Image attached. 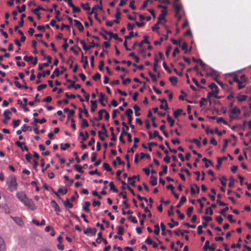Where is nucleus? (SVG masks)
<instances>
[{"label": "nucleus", "mask_w": 251, "mask_h": 251, "mask_svg": "<svg viewBox=\"0 0 251 251\" xmlns=\"http://www.w3.org/2000/svg\"><path fill=\"white\" fill-rule=\"evenodd\" d=\"M100 98L99 99V102L101 103V104L102 106H105V104L104 103H103V102L104 99L105 94L101 92L100 94Z\"/></svg>", "instance_id": "nucleus-36"}, {"label": "nucleus", "mask_w": 251, "mask_h": 251, "mask_svg": "<svg viewBox=\"0 0 251 251\" xmlns=\"http://www.w3.org/2000/svg\"><path fill=\"white\" fill-rule=\"evenodd\" d=\"M5 250V245L3 239L0 237V251H2Z\"/></svg>", "instance_id": "nucleus-34"}, {"label": "nucleus", "mask_w": 251, "mask_h": 251, "mask_svg": "<svg viewBox=\"0 0 251 251\" xmlns=\"http://www.w3.org/2000/svg\"><path fill=\"white\" fill-rule=\"evenodd\" d=\"M109 185L110 186V189L111 190H112L113 192L117 193L118 192V190L116 188L114 185L113 182H110L109 183Z\"/></svg>", "instance_id": "nucleus-44"}, {"label": "nucleus", "mask_w": 251, "mask_h": 251, "mask_svg": "<svg viewBox=\"0 0 251 251\" xmlns=\"http://www.w3.org/2000/svg\"><path fill=\"white\" fill-rule=\"evenodd\" d=\"M74 58L72 56H70L68 60L67 61V63L69 64V67L72 68L73 67Z\"/></svg>", "instance_id": "nucleus-55"}, {"label": "nucleus", "mask_w": 251, "mask_h": 251, "mask_svg": "<svg viewBox=\"0 0 251 251\" xmlns=\"http://www.w3.org/2000/svg\"><path fill=\"white\" fill-rule=\"evenodd\" d=\"M90 102L91 104L90 111L91 112H94L95 111L97 107V100H91Z\"/></svg>", "instance_id": "nucleus-15"}, {"label": "nucleus", "mask_w": 251, "mask_h": 251, "mask_svg": "<svg viewBox=\"0 0 251 251\" xmlns=\"http://www.w3.org/2000/svg\"><path fill=\"white\" fill-rule=\"evenodd\" d=\"M234 179L232 176L229 177V182L228 184V186L229 187H233L234 186Z\"/></svg>", "instance_id": "nucleus-53"}, {"label": "nucleus", "mask_w": 251, "mask_h": 251, "mask_svg": "<svg viewBox=\"0 0 251 251\" xmlns=\"http://www.w3.org/2000/svg\"><path fill=\"white\" fill-rule=\"evenodd\" d=\"M229 209V207L228 206H226L225 208L221 209L219 213L223 215L224 217L226 216V212Z\"/></svg>", "instance_id": "nucleus-56"}, {"label": "nucleus", "mask_w": 251, "mask_h": 251, "mask_svg": "<svg viewBox=\"0 0 251 251\" xmlns=\"http://www.w3.org/2000/svg\"><path fill=\"white\" fill-rule=\"evenodd\" d=\"M81 7L84 10H90V7L89 6V3L87 2L86 3H82L81 4Z\"/></svg>", "instance_id": "nucleus-46"}, {"label": "nucleus", "mask_w": 251, "mask_h": 251, "mask_svg": "<svg viewBox=\"0 0 251 251\" xmlns=\"http://www.w3.org/2000/svg\"><path fill=\"white\" fill-rule=\"evenodd\" d=\"M74 22L75 23V25L77 26L78 29L80 31L82 32L84 30V27L82 24L80 22H79L77 20H74Z\"/></svg>", "instance_id": "nucleus-10"}, {"label": "nucleus", "mask_w": 251, "mask_h": 251, "mask_svg": "<svg viewBox=\"0 0 251 251\" xmlns=\"http://www.w3.org/2000/svg\"><path fill=\"white\" fill-rule=\"evenodd\" d=\"M229 117L230 119L233 120L235 119L236 117L234 116V115H239L241 113L240 109L237 107V106H235L232 109H230L229 111Z\"/></svg>", "instance_id": "nucleus-3"}, {"label": "nucleus", "mask_w": 251, "mask_h": 251, "mask_svg": "<svg viewBox=\"0 0 251 251\" xmlns=\"http://www.w3.org/2000/svg\"><path fill=\"white\" fill-rule=\"evenodd\" d=\"M39 10L46 11V9L41 7V6L38 5L35 9H33L31 10L32 12H33L34 14L39 13Z\"/></svg>", "instance_id": "nucleus-29"}, {"label": "nucleus", "mask_w": 251, "mask_h": 251, "mask_svg": "<svg viewBox=\"0 0 251 251\" xmlns=\"http://www.w3.org/2000/svg\"><path fill=\"white\" fill-rule=\"evenodd\" d=\"M22 130L23 132H25L27 130H29V131L32 130V128L28 126H27L25 124H24L23 126L22 127Z\"/></svg>", "instance_id": "nucleus-52"}, {"label": "nucleus", "mask_w": 251, "mask_h": 251, "mask_svg": "<svg viewBox=\"0 0 251 251\" xmlns=\"http://www.w3.org/2000/svg\"><path fill=\"white\" fill-rule=\"evenodd\" d=\"M20 123V120H15L14 119L12 121V126L14 128H15L19 126Z\"/></svg>", "instance_id": "nucleus-51"}, {"label": "nucleus", "mask_w": 251, "mask_h": 251, "mask_svg": "<svg viewBox=\"0 0 251 251\" xmlns=\"http://www.w3.org/2000/svg\"><path fill=\"white\" fill-rule=\"evenodd\" d=\"M64 206L66 208H71L73 206V204L70 202L68 198H67L65 201L62 200Z\"/></svg>", "instance_id": "nucleus-14"}, {"label": "nucleus", "mask_w": 251, "mask_h": 251, "mask_svg": "<svg viewBox=\"0 0 251 251\" xmlns=\"http://www.w3.org/2000/svg\"><path fill=\"white\" fill-rule=\"evenodd\" d=\"M16 197L22 203L27 198L24 192H17L16 193Z\"/></svg>", "instance_id": "nucleus-7"}, {"label": "nucleus", "mask_w": 251, "mask_h": 251, "mask_svg": "<svg viewBox=\"0 0 251 251\" xmlns=\"http://www.w3.org/2000/svg\"><path fill=\"white\" fill-rule=\"evenodd\" d=\"M149 36L148 35H145L144 36V39L140 42H135L131 47L132 49H135L136 46L142 47L144 44H150V42L148 40Z\"/></svg>", "instance_id": "nucleus-4"}, {"label": "nucleus", "mask_w": 251, "mask_h": 251, "mask_svg": "<svg viewBox=\"0 0 251 251\" xmlns=\"http://www.w3.org/2000/svg\"><path fill=\"white\" fill-rule=\"evenodd\" d=\"M103 167L107 172H111L112 171V169L110 167L109 165L106 162L103 163Z\"/></svg>", "instance_id": "nucleus-48"}, {"label": "nucleus", "mask_w": 251, "mask_h": 251, "mask_svg": "<svg viewBox=\"0 0 251 251\" xmlns=\"http://www.w3.org/2000/svg\"><path fill=\"white\" fill-rule=\"evenodd\" d=\"M97 232V229L95 227H88L83 230L84 234L87 235L95 236Z\"/></svg>", "instance_id": "nucleus-5"}, {"label": "nucleus", "mask_w": 251, "mask_h": 251, "mask_svg": "<svg viewBox=\"0 0 251 251\" xmlns=\"http://www.w3.org/2000/svg\"><path fill=\"white\" fill-rule=\"evenodd\" d=\"M169 80L173 85H176L177 81V78L175 76H171L169 78Z\"/></svg>", "instance_id": "nucleus-37"}, {"label": "nucleus", "mask_w": 251, "mask_h": 251, "mask_svg": "<svg viewBox=\"0 0 251 251\" xmlns=\"http://www.w3.org/2000/svg\"><path fill=\"white\" fill-rule=\"evenodd\" d=\"M50 74V70H47L46 71L43 72L42 73H39L37 74V78L38 79H40L41 76L45 77L46 75H49Z\"/></svg>", "instance_id": "nucleus-18"}, {"label": "nucleus", "mask_w": 251, "mask_h": 251, "mask_svg": "<svg viewBox=\"0 0 251 251\" xmlns=\"http://www.w3.org/2000/svg\"><path fill=\"white\" fill-rule=\"evenodd\" d=\"M46 58L47 59V61H46V62H44L43 65L45 67H47L49 65V64L51 63L52 58L50 56H48Z\"/></svg>", "instance_id": "nucleus-42"}, {"label": "nucleus", "mask_w": 251, "mask_h": 251, "mask_svg": "<svg viewBox=\"0 0 251 251\" xmlns=\"http://www.w3.org/2000/svg\"><path fill=\"white\" fill-rule=\"evenodd\" d=\"M102 239L103 238L102 237V233L100 231L98 233V237L96 239L97 243L98 244L101 243Z\"/></svg>", "instance_id": "nucleus-50"}, {"label": "nucleus", "mask_w": 251, "mask_h": 251, "mask_svg": "<svg viewBox=\"0 0 251 251\" xmlns=\"http://www.w3.org/2000/svg\"><path fill=\"white\" fill-rule=\"evenodd\" d=\"M81 62H83V67L84 69H85L86 68L88 64V61L87 56H86L84 57L83 56V53H82V56H81Z\"/></svg>", "instance_id": "nucleus-13"}, {"label": "nucleus", "mask_w": 251, "mask_h": 251, "mask_svg": "<svg viewBox=\"0 0 251 251\" xmlns=\"http://www.w3.org/2000/svg\"><path fill=\"white\" fill-rule=\"evenodd\" d=\"M74 168L79 173L82 174L84 172L83 170H82L83 167L79 165H75L74 166Z\"/></svg>", "instance_id": "nucleus-27"}, {"label": "nucleus", "mask_w": 251, "mask_h": 251, "mask_svg": "<svg viewBox=\"0 0 251 251\" xmlns=\"http://www.w3.org/2000/svg\"><path fill=\"white\" fill-rule=\"evenodd\" d=\"M209 87L212 90H214L216 94H218L219 93L218 86L214 83H211L209 85Z\"/></svg>", "instance_id": "nucleus-24"}, {"label": "nucleus", "mask_w": 251, "mask_h": 251, "mask_svg": "<svg viewBox=\"0 0 251 251\" xmlns=\"http://www.w3.org/2000/svg\"><path fill=\"white\" fill-rule=\"evenodd\" d=\"M187 48V44L186 43V42H184L181 46V49L184 50L185 53H187L188 52L190 51L192 49V47H190L189 50H188Z\"/></svg>", "instance_id": "nucleus-21"}, {"label": "nucleus", "mask_w": 251, "mask_h": 251, "mask_svg": "<svg viewBox=\"0 0 251 251\" xmlns=\"http://www.w3.org/2000/svg\"><path fill=\"white\" fill-rule=\"evenodd\" d=\"M237 99L239 101H242L246 100L247 96L244 95H239L237 97Z\"/></svg>", "instance_id": "nucleus-54"}, {"label": "nucleus", "mask_w": 251, "mask_h": 251, "mask_svg": "<svg viewBox=\"0 0 251 251\" xmlns=\"http://www.w3.org/2000/svg\"><path fill=\"white\" fill-rule=\"evenodd\" d=\"M23 203L31 210L33 211L36 210L37 208V207L34 203L33 201L28 198L23 202Z\"/></svg>", "instance_id": "nucleus-2"}, {"label": "nucleus", "mask_w": 251, "mask_h": 251, "mask_svg": "<svg viewBox=\"0 0 251 251\" xmlns=\"http://www.w3.org/2000/svg\"><path fill=\"white\" fill-rule=\"evenodd\" d=\"M16 8L17 9L18 12L19 13H22L25 11L26 8V6L25 4H23L22 6L20 7L19 5L17 6Z\"/></svg>", "instance_id": "nucleus-43"}, {"label": "nucleus", "mask_w": 251, "mask_h": 251, "mask_svg": "<svg viewBox=\"0 0 251 251\" xmlns=\"http://www.w3.org/2000/svg\"><path fill=\"white\" fill-rule=\"evenodd\" d=\"M99 8L100 10H102V0H100L99 4H97L94 5L91 9V10L88 12V14L89 15H92L95 12V11L97 9Z\"/></svg>", "instance_id": "nucleus-8"}, {"label": "nucleus", "mask_w": 251, "mask_h": 251, "mask_svg": "<svg viewBox=\"0 0 251 251\" xmlns=\"http://www.w3.org/2000/svg\"><path fill=\"white\" fill-rule=\"evenodd\" d=\"M121 15V13L120 11L119 8H117L116 9V13L115 15V19L113 20V22H115V23L119 24L120 23V16Z\"/></svg>", "instance_id": "nucleus-11"}, {"label": "nucleus", "mask_w": 251, "mask_h": 251, "mask_svg": "<svg viewBox=\"0 0 251 251\" xmlns=\"http://www.w3.org/2000/svg\"><path fill=\"white\" fill-rule=\"evenodd\" d=\"M192 61H193V62H196V63H199L201 67H204V66H205V64H204V62H203V61H202V60H201V59H197L195 58L194 57H192Z\"/></svg>", "instance_id": "nucleus-26"}, {"label": "nucleus", "mask_w": 251, "mask_h": 251, "mask_svg": "<svg viewBox=\"0 0 251 251\" xmlns=\"http://www.w3.org/2000/svg\"><path fill=\"white\" fill-rule=\"evenodd\" d=\"M14 83L16 86L19 89H22L24 88L25 89H27L28 88V87L26 85H22L19 81H15Z\"/></svg>", "instance_id": "nucleus-32"}, {"label": "nucleus", "mask_w": 251, "mask_h": 251, "mask_svg": "<svg viewBox=\"0 0 251 251\" xmlns=\"http://www.w3.org/2000/svg\"><path fill=\"white\" fill-rule=\"evenodd\" d=\"M163 170L159 172V175L162 176L164 174H166L168 171V166L167 165H162L161 166Z\"/></svg>", "instance_id": "nucleus-25"}, {"label": "nucleus", "mask_w": 251, "mask_h": 251, "mask_svg": "<svg viewBox=\"0 0 251 251\" xmlns=\"http://www.w3.org/2000/svg\"><path fill=\"white\" fill-rule=\"evenodd\" d=\"M25 142H21L19 141H17L15 142V145L16 146H17L18 147H20L23 151H28V149L27 147V146H25L24 147H23V145H25Z\"/></svg>", "instance_id": "nucleus-9"}, {"label": "nucleus", "mask_w": 251, "mask_h": 251, "mask_svg": "<svg viewBox=\"0 0 251 251\" xmlns=\"http://www.w3.org/2000/svg\"><path fill=\"white\" fill-rule=\"evenodd\" d=\"M174 7L175 11L179 12L182 9V5L175 2L174 4Z\"/></svg>", "instance_id": "nucleus-38"}, {"label": "nucleus", "mask_w": 251, "mask_h": 251, "mask_svg": "<svg viewBox=\"0 0 251 251\" xmlns=\"http://www.w3.org/2000/svg\"><path fill=\"white\" fill-rule=\"evenodd\" d=\"M138 35V32H136L134 33L133 31H130L128 34V35H126L125 36V39L126 40L130 39L132 37H133L134 36H137Z\"/></svg>", "instance_id": "nucleus-31"}, {"label": "nucleus", "mask_w": 251, "mask_h": 251, "mask_svg": "<svg viewBox=\"0 0 251 251\" xmlns=\"http://www.w3.org/2000/svg\"><path fill=\"white\" fill-rule=\"evenodd\" d=\"M211 193H212V194H209L208 195L209 197L210 198L211 200L212 201H215V197L214 196V195L216 194V190L214 188H212L211 189Z\"/></svg>", "instance_id": "nucleus-39"}, {"label": "nucleus", "mask_w": 251, "mask_h": 251, "mask_svg": "<svg viewBox=\"0 0 251 251\" xmlns=\"http://www.w3.org/2000/svg\"><path fill=\"white\" fill-rule=\"evenodd\" d=\"M150 183L152 186H155L157 184V177L151 175L150 176Z\"/></svg>", "instance_id": "nucleus-22"}, {"label": "nucleus", "mask_w": 251, "mask_h": 251, "mask_svg": "<svg viewBox=\"0 0 251 251\" xmlns=\"http://www.w3.org/2000/svg\"><path fill=\"white\" fill-rule=\"evenodd\" d=\"M90 205V202L88 201H86L84 204L82 206V209L87 213L90 212L89 206Z\"/></svg>", "instance_id": "nucleus-16"}, {"label": "nucleus", "mask_w": 251, "mask_h": 251, "mask_svg": "<svg viewBox=\"0 0 251 251\" xmlns=\"http://www.w3.org/2000/svg\"><path fill=\"white\" fill-rule=\"evenodd\" d=\"M149 75H150V76L151 78V79H152V81H153V82H156L157 81V78H156V76L155 75H154L153 73H152L151 72V71H149Z\"/></svg>", "instance_id": "nucleus-63"}, {"label": "nucleus", "mask_w": 251, "mask_h": 251, "mask_svg": "<svg viewBox=\"0 0 251 251\" xmlns=\"http://www.w3.org/2000/svg\"><path fill=\"white\" fill-rule=\"evenodd\" d=\"M167 14V9H163L161 10V13L160 15L158 17V24H163L161 21L163 20L165 22H166V20L165 19V16Z\"/></svg>", "instance_id": "nucleus-6"}, {"label": "nucleus", "mask_w": 251, "mask_h": 251, "mask_svg": "<svg viewBox=\"0 0 251 251\" xmlns=\"http://www.w3.org/2000/svg\"><path fill=\"white\" fill-rule=\"evenodd\" d=\"M154 233L155 234L158 235L160 232V227L158 224H156L154 226Z\"/></svg>", "instance_id": "nucleus-64"}, {"label": "nucleus", "mask_w": 251, "mask_h": 251, "mask_svg": "<svg viewBox=\"0 0 251 251\" xmlns=\"http://www.w3.org/2000/svg\"><path fill=\"white\" fill-rule=\"evenodd\" d=\"M182 109H177L174 112V116L176 118H177L182 113Z\"/></svg>", "instance_id": "nucleus-41"}, {"label": "nucleus", "mask_w": 251, "mask_h": 251, "mask_svg": "<svg viewBox=\"0 0 251 251\" xmlns=\"http://www.w3.org/2000/svg\"><path fill=\"white\" fill-rule=\"evenodd\" d=\"M12 220L18 225L22 226L23 224V222L22 219L18 217H11Z\"/></svg>", "instance_id": "nucleus-17"}, {"label": "nucleus", "mask_w": 251, "mask_h": 251, "mask_svg": "<svg viewBox=\"0 0 251 251\" xmlns=\"http://www.w3.org/2000/svg\"><path fill=\"white\" fill-rule=\"evenodd\" d=\"M167 121L170 123V126L171 127H172L174 126V124H175V120H173L172 117L169 115H167Z\"/></svg>", "instance_id": "nucleus-35"}, {"label": "nucleus", "mask_w": 251, "mask_h": 251, "mask_svg": "<svg viewBox=\"0 0 251 251\" xmlns=\"http://www.w3.org/2000/svg\"><path fill=\"white\" fill-rule=\"evenodd\" d=\"M26 17V15L25 14H22L21 15V19H20V20L19 22V25L20 26L22 27L24 25V18H25Z\"/></svg>", "instance_id": "nucleus-40"}, {"label": "nucleus", "mask_w": 251, "mask_h": 251, "mask_svg": "<svg viewBox=\"0 0 251 251\" xmlns=\"http://www.w3.org/2000/svg\"><path fill=\"white\" fill-rule=\"evenodd\" d=\"M50 203L51 206L54 209L55 211H56L57 213L60 212V209L58 204L54 200L51 201Z\"/></svg>", "instance_id": "nucleus-12"}, {"label": "nucleus", "mask_w": 251, "mask_h": 251, "mask_svg": "<svg viewBox=\"0 0 251 251\" xmlns=\"http://www.w3.org/2000/svg\"><path fill=\"white\" fill-rule=\"evenodd\" d=\"M186 198L185 196H183L181 197L180 200L177 204L176 205V207L177 208H180L181 205L186 201Z\"/></svg>", "instance_id": "nucleus-20"}, {"label": "nucleus", "mask_w": 251, "mask_h": 251, "mask_svg": "<svg viewBox=\"0 0 251 251\" xmlns=\"http://www.w3.org/2000/svg\"><path fill=\"white\" fill-rule=\"evenodd\" d=\"M206 75L214 76L215 78H217L218 76L217 72L213 69H211L210 71L207 73Z\"/></svg>", "instance_id": "nucleus-19"}, {"label": "nucleus", "mask_w": 251, "mask_h": 251, "mask_svg": "<svg viewBox=\"0 0 251 251\" xmlns=\"http://www.w3.org/2000/svg\"><path fill=\"white\" fill-rule=\"evenodd\" d=\"M67 38H63V41L64 43L62 45V48L64 50H65V51L67 50V49L69 46V44L67 43Z\"/></svg>", "instance_id": "nucleus-57"}, {"label": "nucleus", "mask_w": 251, "mask_h": 251, "mask_svg": "<svg viewBox=\"0 0 251 251\" xmlns=\"http://www.w3.org/2000/svg\"><path fill=\"white\" fill-rule=\"evenodd\" d=\"M71 7L72 8L73 12L74 13H78L81 11L79 7L75 6L74 4H73V5H72V6Z\"/></svg>", "instance_id": "nucleus-59"}, {"label": "nucleus", "mask_w": 251, "mask_h": 251, "mask_svg": "<svg viewBox=\"0 0 251 251\" xmlns=\"http://www.w3.org/2000/svg\"><path fill=\"white\" fill-rule=\"evenodd\" d=\"M159 60L157 58V57L156 56L155 57V58H154V63L153 64V71L154 72H157V67L158 66V63L159 62Z\"/></svg>", "instance_id": "nucleus-33"}, {"label": "nucleus", "mask_w": 251, "mask_h": 251, "mask_svg": "<svg viewBox=\"0 0 251 251\" xmlns=\"http://www.w3.org/2000/svg\"><path fill=\"white\" fill-rule=\"evenodd\" d=\"M192 81H193V82L196 84V85L197 86H198V87H200V88H201V89H204V88H205V87H204L202 86H201V85L200 84L199 82H198V81L197 80V79L196 78H195L193 77V78H192Z\"/></svg>", "instance_id": "nucleus-61"}, {"label": "nucleus", "mask_w": 251, "mask_h": 251, "mask_svg": "<svg viewBox=\"0 0 251 251\" xmlns=\"http://www.w3.org/2000/svg\"><path fill=\"white\" fill-rule=\"evenodd\" d=\"M6 184L7 186V189L10 192L15 191L17 189L16 178L14 176H11L7 178Z\"/></svg>", "instance_id": "nucleus-1"}, {"label": "nucleus", "mask_w": 251, "mask_h": 251, "mask_svg": "<svg viewBox=\"0 0 251 251\" xmlns=\"http://www.w3.org/2000/svg\"><path fill=\"white\" fill-rule=\"evenodd\" d=\"M215 94H216L215 93L214 90H212L211 92H209L207 94V96L206 98H207V99H209L211 96H213L215 98H219V97L215 95Z\"/></svg>", "instance_id": "nucleus-49"}, {"label": "nucleus", "mask_w": 251, "mask_h": 251, "mask_svg": "<svg viewBox=\"0 0 251 251\" xmlns=\"http://www.w3.org/2000/svg\"><path fill=\"white\" fill-rule=\"evenodd\" d=\"M55 18L58 21L60 22L62 20V18L59 17L60 12L58 10H55Z\"/></svg>", "instance_id": "nucleus-62"}, {"label": "nucleus", "mask_w": 251, "mask_h": 251, "mask_svg": "<svg viewBox=\"0 0 251 251\" xmlns=\"http://www.w3.org/2000/svg\"><path fill=\"white\" fill-rule=\"evenodd\" d=\"M67 191H68V190H67V189H65L64 190H63V189L61 188H59L58 189V192H54V193L55 194V195L56 196L59 197V196L58 195V193H62L63 195H65V194H66L67 193Z\"/></svg>", "instance_id": "nucleus-30"}, {"label": "nucleus", "mask_w": 251, "mask_h": 251, "mask_svg": "<svg viewBox=\"0 0 251 251\" xmlns=\"http://www.w3.org/2000/svg\"><path fill=\"white\" fill-rule=\"evenodd\" d=\"M101 75L99 73H97L92 76V78L94 81H97L100 79Z\"/></svg>", "instance_id": "nucleus-60"}, {"label": "nucleus", "mask_w": 251, "mask_h": 251, "mask_svg": "<svg viewBox=\"0 0 251 251\" xmlns=\"http://www.w3.org/2000/svg\"><path fill=\"white\" fill-rule=\"evenodd\" d=\"M67 82L70 83V84L69 86H68V87H67L68 89H70L72 88H74V87L75 83V81H72V80H71V79H67Z\"/></svg>", "instance_id": "nucleus-47"}, {"label": "nucleus", "mask_w": 251, "mask_h": 251, "mask_svg": "<svg viewBox=\"0 0 251 251\" xmlns=\"http://www.w3.org/2000/svg\"><path fill=\"white\" fill-rule=\"evenodd\" d=\"M193 209H194V208L193 206H190L187 208L186 213H187V215L188 217H190L191 216V214L193 212Z\"/></svg>", "instance_id": "nucleus-58"}, {"label": "nucleus", "mask_w": 251, "mask_h": 251, "mask_svg": "<svg viewBox=\"0 0 251 251\" xmlns=\"http://www.w3.org/2000/svg\"><path fill=\"white\" fill-rule=\"evenodd\" d=\"M190 143H194L196 144L198 147L200 148L201 147V142L196 138H194L189 140Z\"/></svg>", "instance_id": "nucleus-28"}, {"label": "nucleus", "mask_w": 251, "mask_h": 251, "mask_svg": "<svg viewBox=\"0 0 251 251\" xmlns=\"http://www.w3.org/2000/svg\"><path fill=\"white\" fill-rule=\"evenodd\" d=\"M60 75V71L58 68H56L54 71L53 72L52 74L50 75L51 79H53L56 76H58Z\"/></svg>", "instance_id": "nucleus-23"}, {"label": "nucleus", "mask_w": 251, "mask_h": 251, "mask_svg": "<svg viewBox=\"0 0 251 251\" xmlns=\"http://www.w3.org/2000/svg\"><path fill=\"white\" fill-rule=\"evenodd\" d=\"M171 221L174 223V224H171V223H169L168 225L169 226V227L171 228H173L175 226H177L178 225V222H175L174 219L173 218L171 219Z\"/></svg>", "instance_id": "nucleus-45"}]
</instances>
